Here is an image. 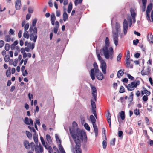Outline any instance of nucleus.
<instances>
[{"label":"nucleus","mask_w":153,"mask_h":153,"mask_svg":"<svg viewBox=\"0 0 153 153\" xmlns=\"http://www.w3.org/2000/svg\"><path fill=\"white\" fill-rule=\"evenodd\" d=\"M128 27V24L126 19L124 20L123 22V33L124 35L126 34Z\"/></svg>","instance_id":"9b49d317"},{"label":"nucleus","mask_w":153,"mask_h":153,"mask_svg":"<svg viewBox=\"0 0 153 153\" xmlns=\"http://www.w3.org/2000/svg\"><path fill=\"white\" fill-rule=\"evenodd\" d=\"M115 138H114L110 142V143L111 145L114 146L115 144Z\"/></svg>","instance_id":"e2e57ef3"},{"label":"nucleus","mask_w":153,"mask_h":153,"mask_svg":"<svg viewBox=\"0 0 153 153\" xmlns=\"http://www.w3.org/2000/svg\"><path fill=\"white\" fill-rule=\"evenodd\" d=\"M33 8L31 7H30L28 8V12L29 13H32L33 12Z\"/></svg>","instance_id":"0e129e2a"},{"label":"nucleus","mask_w":153,"mask_h":153,"mask_svg":"<svg viewBox=\"0 0 153 153\" xmlns=\"http://www.w3.org/2000/svg\"><path fill=\"white\" fill-rule=\"evenodd\" d=\"M76 143L75 149L76 153H82V149L81 148V144L80 141L79 139L74 140Z\"/></svg>","instance_id":"39448f33"},{"label":"nucleus","mask_w":153,"mask_h":153,"mask_svg":"<svg viewBox=\"0 0 153 153\" xmlns=\"http://www.w3.org/2000/svg\"><path fill=\"white\" fill-rule=\"evenodd\" d=\"M23 145L25 148L27 149H29L30 148V144L29 142L26 140H24Z\"/></svg>","instance_id":"dca6fc26"},{"label":"nucleus","mask_w":153,"mask_h":153,"mask_svg":"<svg viewBox=\"0 0 153 153\" xmlns=\"http://www.w3.org/2000/svg\"><path fill=\"white\" fill-rule=\"evenodd\" d=\"M105 46H104L100 50V54L102 56L104 55L105 58L106 59H110L112 60L113 58L114 51L112 47H110L109 48V51H108L109 41L108 37H106L105 38Z\"/></svg>","instance_id":"f257e3e1"},{"label":"nucleus","mask_w":153,"mask_h":153,"mask_svg":"<svg viewBox=\"0 0 153 153\" xmlns=\"http://www.w3.org/2000/svg\"><path fill=\"white\" fill-rule=\"evenodd\" d=\"M46 149H48L49 153H52L53 152V150L51 147L50 146H49L48 147V148H47Z\"/></svg>","instance_id":"052dcab7"},{"label":"nucleus","mask_w":153,"mask_h":153,"mask_svg":"<svg viewBox=\"0 0 153 153\" xmlns=\"http://www.w3.org/2000/svg\"><path fill=\"white\" fill-rule=\"evenodd\" d=\"M91 94L94 100L91 99V103L92 107V112L94 115L96 114V106L95 102L97 101V90L95 87L94 85H91Z\"/></svg>","instance_id":"f03ea898"},{"label":"nucleus","mask_w":153,"mask_h":153,"mask_svg":"<svg viewBox=\"0 0 153 153\" xmlns=\"http://www.w3.org/2000/svg\"><path fill=\"white\" fill-rule=\"evenodd\" d=\"M4 60L6 62H7L10 60V57L8 55H6L5 56Z\"/></svg>","instance_id":"49530a36"},{"label":"nucleus","mask_w":153,"mask_h":153,"mask_svg":"<svg viewBox=\"0 0 153 153\" xmlns=\"http://www.w3.org/2000/svg\"><path fill=\"white\" fill-rule=\"evenodd\" d=\"M11 68L10 67L8 68V69L6 71V75L7 77H9L11 75L10 69Z\"/></svg>","instance_id":"c9c22d12"},{"label":"nucleus","mask_w":153,"mask_h":153,"mask_svg":"<svg viewBox=\"0 0 153 153\" xmlns=\"http://www.w3.org/2000/svg\"><path fill=\"white\" fill-rule=\"evenodd\" d=\"M120 116L122 120H124L125 119V113L123 111H121V112Z\"/></svg>","instance_id":"a19ab883"},{"label":"nucleus","mask_w":153,"mask_h":153,"mask_svg":"<svg viewBox=\"0 0 153 153\" xmlns=\"http://www.w3.org/2000/svg\"><path fill=\"white\" fill-rule=\"evenodd\" d=\"M55 137L57 143H59V144H61V141L60 139L59 138L58 135L56 134L55 135Z\"/></svg>","instance_id":"79ce46f5"},{"label":"nucleus","mask_w":153,"mask_h":153,"mask_svg":"<svg viewBox=\"0 0 153 153\" xmlns=\"http://www.w3.org/2000/svg\"><path fill=\"white\" fill-rule=\"evenodd\" d=\"M35 144L33 142H32L30 143V148L31 150L33 151H34L35 150Z\"/></svg>","instance_id":"2f4dec72"},{"label":"nucleus","mask_w":153,"mask_h":153,"mask_svg":"<svg viewBox=\"0 0 153 153\" xmlns=\"http://www.w3.org/2000/svg\"><path fill=\"white\" fill-rule=\"evenodd\" d=\"M21 1L20 0H16V10H19L21 7Z\"/></svg>","instance_id":"f3484780"},{"label":"nucleus","mask_w":153,"mask_h":153,"mask_svg":"<svg viewBox=\"0 0 153 153\" xmlns=\"http://www.w3.org/2000/svg\"><path fill=\"white\" fill-rule=\"evenodd\" d=\"M90 118L91 122L92 123L93 125L96 124V120L93 115H91L90 116Z\"/></svg>","instance_id":"412c9836"},{"label":"nucleus","mask_w":153,"mask_h":153,"mask_svg":"<svg viewBox=\"0 0 153 153\" xmlns=\"http://www.w3.org/2000/svg\"><path fill=\"white\" fill-rule=\"evenodd\" d=\"M139 42V40L138 39H137L136 40H134L133 41V44L135 45H137Z\"/></svg>","instance_id":"680f3d73"},{"label":"nucleus","mask_w":153,"mask_h":153,"mask_svg":"<svg viewBox=\"0 0 153 153\" xmlns=\"http://www.w3.org/2000/svg\"><path fill=\"white\" fill-rule=\"evenodd\" d=\"M142 89L143 90L144 93L147 96H149L150 95V92L149 91L144 87H142Z\"/></svg>","instance_id":"7c9ffc66"},{"label":"nucleus","mask_w":153,"mask_h":153,"mask_svg":"<svg viewBox=\"0 0 153 153\" xmlns=\"http://www.w3.org/2000/svg\"><path fill=\"white\" fill-rule=\"evenodd\" d=\"M147 39L149 42L153 43V36L151 33H148L147 36Z\"/></svg>","instance_id":"a211bd4d"},{"label":"nucleus","mask_w":153,"mask_h":153,"mask_svg":"<svg viewBox=\"0 0 153 153\" xmlns=\"http://www.w3.org/2000/svg\"><path fill=\"white\" fill-rule=\"evenodd\" d=\"M83 0H75L74 3L75 5L77 6L78 4H81Z\"/></svg>","instance_id":"72a5a7b5"},{"label":"nucleus","mask_w":153,"mask_h":153,"mask_svg":"<svg viewBox=\"0 0 153 153\" xmlns=\"http://www.w3.org/2000/svg\"><path fill=\"white\" fill-rule=\"evenodd\" d=\"M29 30L30 33L29 35L30 40L31 41L33 40L34 42H35L37 38V28L36 27H35L33 29V27H30Z\"/></svg>","instance_id":"7ed1b4c3"},{"label":"nucleus","mask_w":153,"mask_h":153,"mask_svg":"<svg viewBox=\"0 0 153 153\" xmlns=\"http://www.w3.org/2000/svg\"><path fill=\"white\" fill-rule=\"evenodd\" d=\"M80 117L82 123H83L85 122V118L83 116L81 115L80 116Z\"/></svg>","instance_id":"bf43d9fd"},{"label":"nucleus","mask_w":153,"mask_h":153,"mask_svg":"<svg viewBox=\"0 0 153 153\" xmlns=\"http://www.w3.org/2000/svg\"><path fill=\"white\" fill-rule=\"evenodd\" d=\"M33 138L34 142L36 143V145H39L38 135L37 134H33Z\"/></svg>","instance_id":"5701e85b"},{"label":"nucleus","mask_w":153,"mask_h":153,"mask_svg":"<svg viewBox=\"0 0 153 153\" xmlns=\"http://www.w3.org/2000/svg\"><path fill=\"white\" fill-rule=\"evenodd\" d=\"M24 122L26 125H30V123L29 122V119L27 117H25Z\"/></svg>","instance_id":"de8ad7c7"},{"label":"nucleus","mask_w":153,"mask_h":153,"mask_svg":"<svg viewBox=\"0 0 153 153\" xmlns=\"http://www.w3.org/2000/svg\"><path fill=\"white\" fill-rule=\"evenodd\" d=\"M125 89L124 87L123 86H120L119 92L120 93H122L125 92Z\"/></svg>","instance_id":"ea45409f"},{"label":"nucleus","mask_w":153,"mask_h":153,"mask_svg":"<svg viewBox=\"0 0 153 153\" xmlns=\"http://www.w3.org/2000/svg\"><path fill=\"white\" fill-rule=\"evenodd\" d=\"M140 84V81L137 80L129 84L127 86L126 85L128 91H132L134 90L135 88H136Z\"/></svg>","instance_id":"20e7f679"},{"label":"nucleus","mask_w":153,"mask_h":153,"mask_svg":"<svg viewBox=\"0 0 153 153\" xmlns=\"http://www.w3.org/2000/svg\"><path fill=\"white\" fill-rule=\"evenodd\" d=\"M127 76L128 77V79L131 80H134V78L133 76H131L130 74H128Z\"/></svg>","instance_id":"69168bd1"},{"label":"nucleus","mask_w":153,"mask_h":153,"mask_svg":"<svg viewBox=\"0 0 153 153\" xmlns=\"http://www.w3.org/2000/svg\"><path fill=\"white\" fill-rule=\"evenodd\" d=\"M23 36L24 38L28 39L30 37V36L28 34V33L27 31H25V32L23 33Z\"/></svg>","instance_id":"f704fd0d"},{"label":"nucleus","mask_w":153,"mask_h":153,"mask_svg":"<svg viewBox=\"0 0 153 153\" xmlns=\"http://www.w3.org/2000/svg\"><path fill=\"white\" fill-rule=\"evenodd\" d=\"M106 117H107V120H111V114L109 112V111H107V113L106 115Z\"/></svg>","instance_id":"a18cd8bd"},{"label":"nucleus","mask_w":153,"mask_h":153,"mask_svg":"<svg viewBox=\"0 0 153 153\" xmlns=\"http://www.w3.org/2000/svg\"><path fill=\"white\" fill-rule=\"evenodd\" d=\"M63 20L65 21L68 19V15L65 11H64L63 14Z\"/></svg>","instance_id":"bb28decb"},{"label":"nucleus","mask_w":153,"mask_h":153,"mask_svg":"<svg viewBox=\"0 0 153 153\" xmlns=\"http://www.w3.org/2000/svg\"><path fill=\"white\" fill-rule=\"evenodd\" d=\"M134 113L136 115H138L140 114L139 109H136L134 111Z\"/></svg>","instance_id":"864d4df0"},{"label":"nucleus","mask_w":153,"mask_h":153,"mask_svg":"<svg viewBox=\"0 0 153 153\" xmlns=\"http://www.w3.org/2000/svg\"><path fill=\"white\" fill-rule=\"evenodd\" d=\"M35 150L36 153H42L43 151V148L40 143L39 146V145H36Z\"/></svg>","instance_id":"0eeeda50"},{"label":"nucleus","mask_w":153,"mask_h":153,"mask_svg":"<svg viewBox=\"0 0 153 153\" xmlns=\"http://www.w3.org/2000/svg\"><path fill=\"white\" fill-rule=\"evenodd\" d=\"M37 19H34L32 21V25L30 27H33H33L35 26L37 22Z\"/></svg>","instance_id":"58836bf2"},{"label":"nucleus","mask_w":153,"mask_h":153,"mask_svg":"<svg viewBox=\"0 0 153 153\" xmlns=\"http://www.w3.org/2000/svg\"><path fill=\"white\" fill-rule=\"evenodd\" d=\"M90 75L92 80H94L95 79V72L94 69L92 68L90 72Z\"/></svg>","instance_id":"6ab92c4d"},{"label":"nucleus","mask_w":153,"mask_h":153,"mask_svg":"<svg viewBox=\"0 0 153 153\" xmlns=\"http://www.w3.org/2000/svg\"><path fill=\"white\" fill-rule=\"evenodd\" d=\"M40 140L41 141L42 143V145L45 146L46 149H47V147L45 145V140L42 137H40Z\"/></svg>","instance_id":"e433bc0d"},{"label":"nucleus","mask_w":153,"mask_h":153,"mask_svg":"<svg viewBox=\"0 0 153 153\" xmlns=\"http://www.w3.org/2000/svg\"><path fill=\"white\" fill-rule=\"evenodd\" d=\"M24 30L25 31H27L29 27V24L28 23L26 24L24 26Z\"/></svg>","instance_id":"774afa93"},{"label":"nucleus","mask_w":153,"mask_h":153,"mask_svg":"<svg viewBox=\"0 0 153 153\" xmlns=\"http://www.w3.org/2000/svg\"><path fill=\"white\" fill-rule=\"evenodd\" d=\"M76 137L78 138L77 139L80 138L82 140H83V138L86 137V135L85 132L83 131H79L77 132Z\"/></svg>","instance_id":"423d86ee"},{"label":"nucleus","mask_w":153,"mask_h":153,"mask_svg":"<svg viewBox=\"0 0 153 153\" xmlns=\"http://www.w3.org/2000/svg\"><path fill=\"white\" fill-rule=\"evenodd\" d=\"M84 127L88 131L90 130V127L88 125L87 123H85L84 125Z\"/></svg>","instance_id":"09e8293b"},{"label":"nucleus","mask_w":153,"mask_h":153,"mask_svg":"<svg viewBox=\"0 0 153 153\" xmlns=\"http://www.w3.org/2000/svg\"><path fill=\"white\" fill-rule=\"evenodd\" d=\"M126 131L128 134L130 135L132 134L133 133L132 129L130 127L128 128H126Z\"/></svg>","instance_id":"a878e982"},{"label":"nucleus","mask_w":153,"mask_h":153,"mask_svg":"<svg viewBox=\"0 0 153 153\" xmlns=\"http://www.w3.org/2000/svg\"><path fill=\"white\" fill-rule=\"evenodd\" d=\"M28 47L30 48L31 47V49L33 50L34 47V44L33 43L32 44H31V43H28Z\"/></svg>","instance_id":"4d7b16f0"},{"label":"nucleus","mask_w":153,"mask_h":153,"mask_svg":"<svg viewBox=\"0 0 153 153\" xmlns=\"http://www.w3.org/2000/svg\"><path fill=\"white\" fill-rule=\"evenodd\" d=\"M130 13L131 16L133 20V22L135 23L136 22L135 17L137 15L136 13L135 12V10L132 8H131L130 9Z\"/></svg>","instance_id":"4468645a"},{"label":"nucleus","mask_w":153,"mask_h":153,"mask_svg":"<svg viewBox=\"0 0 153 153\" xmlns=\"http://www.w3.org/2000/svg\"><path fill=\"white\" fill-rule=\"evenodd\" d=\"M124 74V71L122 70H119L117 72V76L119 78H120Z\"/></svg>","instance_id":"393cba45"},{"label":"nucleus","mask_w":153,"mask_h":153,"mask_svg":"<svg viewBox=\"0 0 153 153\" xmlns=\"http://www.w3.org/2000/svg\"><path fill=\"white\" fill-rule=\"evenodd\" d=\"M76 129L74 128H70L69 129L70 134L74 140H76L77 135L76 134Z\"/></svg>","instance_id":"f8f14e48"},{"label":"nucleus","mask_w":153,"mask_h":153,"mask_svg":"<svg viewBox=\"0 0 153 153\" xmlns=\"http://www.w3.org/2000/svg\"><path fill=\"white\" fill-rule=\"evenodd\" d=\"M77 123L75 122L74 121L72 123V128H76V127H77Z\"/></svg>","instance_id":"5fc2aeb1"},{"label":"nucleus","mask_w":153,"mask_h":153,"mask_svg":"<svg viewBox=\"0 0 153 153\" xmlns=\"http://www.w3.org/2000/svg\"><path fill=\"white\" fill-rule=\"evenodd\" d=\"M130 58V51L129 50L127 51V55L126 56V60H128Z\"/></svg>","instance_id":"3c124183"},{"label":"nucleus","mask_w":153,"mask_h":153,"mask_svg":"<svg viewBox=\"0 0 153 153\" xmlns=\"http://www.w3.org/2000/svg\"><path fill=\"white\" fill-rule=\"evenodd\" d=\"M9 35H14L15 34L14 30L12 29H10L9 32Z\"/></svg>","instance_id":"13d9d810"},{"label":"nucleus","mask_w":153,"mask_h":153,"mask_svg":"<svg viewBox=\"0 0 153 153\" xmlns=\"http://www.w3.org/2000/svg\"><path fill=\"white\" fill-rule=\"evenodd\" d=\"M46 138L47 141L48 143H51L52 142V140L50 135L47 134L46 135Z\"/></svg>","instance_id":"4c0bfd02"},{"label":"nucleus","mask_w":153,"mask_h":153,"mask_svg":"<svg viewBox=\"0 0 153 153\" xmlns=\"http://www.w3.org/2000/svg\"><path fill=\"white\" fill-rule=\"evenodd\" d=\"M26 134L27 136V137H28L29 139L31 140L32 139V134L29 131H26Z\"/></svg>","instance_id":"c85d7f7f"},{"label":"nucleus","mask_w":153,"mask_h":153,"mask_svg":"<svg viewBox=\"0 0 153 153\" xmlns=\"http://www.w3.org/2000/svg\"><path fill=\"white\" fill-rule=\"evenodd\" d=\"M125 62L126 64V67L128 68H133V65L130 64V61L129 59L128 60H125Z\"/></svg>","instance_id":"aec40b11"},{"label":"nucleus","mask_w":153,"mask_h":153,"mask_svg":"<svg viewBox=\"0 0 153 153\" xmlns=\"http://www.w3.org/2000/svg\"><path fill=\"white\" fill-rule=\"evenodd\" d=\"M144 69V67L143 68V69L141 71V74L142 76L148 75L150 74V70L149 67H148L145 71Z\"/></svg>","instance_id":"ddd939ff"},{"label":"nucleus","mask_w":153,"mask_h":153,"mask_svg":"<svg viewBox=\"0 0 153 153\" xmlns=\"http://www.w3.org/2000/svg\"><path fill=\"white\" fill-rule=\"evenodd\" d=\"M72 9V4L71 2H70L68 4V9L67 10L68 13H70Z\"/></svg>","instance_id":"cd10ccee"},{"label":"nucleus","mask_w":153,"mask_h":153,"mask_svg":"<svg viewBox=\"0 0 153 153\" xmlns=\"http://www.w3.org/2000/svg\"><path fill=\"white\" fill-rule=\"evenodd\" d=\"M10 48V45L8 43H6L5 45L4 48L6 51H8Z\"/></svg>","instance_id":"37998d69"},{"label":"nucleus","mask_w":153,"mask_h":153,"mask_svg":"<svg viewBox=\"0 0 153 153\" xmlns=\"http://www.w3.org/2000/svg\"><path fill=\"white\" fill-rule=\"evenodd\" d=\"M95 134L97 136L98 134V129L96 124L93 125Z\"/></svg>","instance_id":"b1692460"},{"label":"nucleus","mask_w":153,"mask_h":153,"mask_svg":"<svg viewBox=\"0 0 153 153\" xmlns=\"http://www.w3.org/2000/svg\"><path fill=\"white\" fill-rule=\"evenodd\" d=\"M152 3H150L148 5L147 7V9L146 11V13H149L150 11L152 9Z\"/></svg>","instance_id":"4be33fe9"},{"label":"nucleus","mask_w":153,"mask_h":153,"mask_svg":"<svg viewBox=\"0 0 153 153\" xmlns=\"http://www.w3.org/2000/svg\"><path fill=\"white\" fill-rule=\"evenodd\" d=\"M133 92H131V93L130 95L128 98L129 102L131 103L132 102L133 100Z\"/></svg>","instance_id":"473e14b6"},{"label":"nucleus","mask_w":153,"mask_h":153,"mask_svg":"<svg viewBox=\"0 0 153 153\" xmlns=\"http://www.w3.org/2000/svg\"><path fill=\"white\" fill-rule=\"evenodd\" d=\"M95 72V75L97 78L99 80H101L104 78V76L102 74L99 70H97Z\"/></svg>","instance_id":"1a4fd4ad"},{"label":"nucleus","mask_w":153,"mask_h":153,"mask_svg":"<svg viewBox=\"0 0 153 153\" xmlns=\"http://www.w3.org/2000/svg\"><path fill=\"white\" fill-rule=\"evenodd\" d=\"M56 20V18L54 13H52L51 15V23L53 25L55 24V21Z\"/></svg>","instance_id":"2eb2a0df"},{"label":"nucleus","mask_w":153,"mask_h":153,"mask_svg":"<svg viewBox=\"0 0 153 153\" xmlns=\"http://www.w3.org/2000/svg\"><path fill=\"white\" fill-rule=\"evenodd\" d=\"M5 41L7 42H10L11 40V38L10 36L9 35H6L4 37Z\"/></svg>","instance_id":"c756f323"},{"label":"nucleus","mask_w":153,"mask_h":153,"mask_svg":"<svg viewBox=\"0 0 153 153\" xmlns=\"http://www.w3.org/2000/svg\"><path fill=\"white\" fill-rule=\"evenodd\" d=\"M93 66L95 68V72L97 71V70H99L98 68L97 64L96 62H94V63Z\"/></svg>","instance_id":"8fccbe9b"},{"label":"nucleus","mask_w":153,"mask_h":153,"mask_svg":"<svg viewBox=\"0 0 153 153\" xmlns=\"http://www.w3.org/2000/svg\"><path fill=\"white\" fill-rule=\"evenodd\" d=\"M58 147L61 152L65 151L62 146L61 145V144H59Z\"/></svg>","instance_id":"c03bdc74"},{"label":"nucleus","mask_w":153,"mask_h":153,"mask_svg":"<svg viewBox=\"0 0 153 153\" xmlns=\"http://www.w3.org/2000/svg\"><path fill=\"white\" fill-rule=\"evenodd\" d=\"M118 33L117 32H115L113 31V40L114 44L116 46L118 45Z\"/></svg>","instance_id":"9d476101"},{"label":"nucleus","mask_w":153,"mask_h":153,"mask_svg":"<svg viewBox=\"0 0 153 153\" xmlns=\"http://www.w3.org/2000/svg\"><path fill=\"white\" fill-rule=\"evenodd\" d=\"M107 145V142L105 140H104L102 142L103 148L104 149H105L106 148Z\"/></svg>","instance_id":"603ef678"},{"label":"nucleus","mask_w":153,"mask_h":153,"mask_svg":"<svg viewBox=\"0 0 153 153\" xmlns=\"http://www.w3.org/2000/svg\"><path fill=\"white\" fill-rule=\"evenodd\" d=\"M122 57V54L121 53H119L117 56V61H119L121 59Z\"/></svg>","instance_id":"338daca9"},{"label":"nucleus","mask_w":153,"mask_h":153,"mask_svg":"<svg viewBox=\"0 0 153 153\" xmlns=\"http://www.w3.org/2000/svg\"><path fill=\"white\" fill-rule=\"evenodd\" d=\"M127 19L129 21L130 24H131V25L132 22L131 17L130 16H129L127 17Z\"/></svg>","instance_id":"6e6d98bb"},{"label":"nucleus","mask_w":153,"mask_h":153,"mask_svg":"<svg viewBox=\"0 0 153 153\" xmlns=\"http://www.w3.org/2000/svg\"><path fill=\"white\" fill-rule=\"evenodd\" d=\"M101 63V68L102 71L104 74H106V64L104 60H102V61L100 62Z\"/></svg>","instance_id":"6e6552de"}]
</instances>
